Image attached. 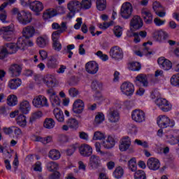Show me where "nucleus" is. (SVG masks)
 <instances>
[{
    "mask_svg": "<svg viewBox=\"0 0 179 179\" xmlns=\"http://www.w3.org/2000/svg\"><path fill=\"white\" fill-rule=\"evenodd\" d=\"M3 47L8 54H16L17 50H24L26 48V42L23 38H19L17 43H8Z\"/></svg>",
    "mask_w": 179,
    "mask_h": 179,
    "instance_id": "f257e3e1",
    "label": "nucleus"
},
{
    "mask_svg": "<svg viewBox=\"0 0 179 179\" xmlns=\"http://www.w3.org/2000/svg\"><path fill=\"white\" fill-rule=\"evenodd\" d=\"M35 80L38 83L41 80H43V83H45L47 87H49V89H52V87H55V85H57V79H55V77L54 76L50 74H48L43 78L39 76H36L35 77Z\"/></svg>",
    "mask_w": 179,
    "mask_h": 179,
    "instance_id": "f03ea898",
    "label": "nucleus"
},
{
    "mask_svg": "<svg viewBox=\"0 0 179 179\" xmlns=\"http://www.w3.org/2000/svg\"><path fill=\"white\" fill-rule=\"evenodd\" d=\"M67 9H69V13L67 14V17L72 19L76 12L81 10L80 8V1L77 0L70 1L67 3Z\"/></svg>",
    "mask_w": 179,
    "mask_h": 179,
    "instance_id": "7ed1b4c3",
    "label": "nucleus"
},
{
    "mask_svg": "<svg viewBox=\"0 0 179 179\" xmlns=\"http://www.w3.org/2000/svg\"><path fill=\"white\" fill-rule=\"evenodd\" d=\"M15 29L13 28V25H9L7 27H3L0 29V34L3 35V38L6 41H12V38H13Z\"/></svg>",
    "mask_w": 179,
    "mask_h": 179,
    "instance_id": "20e7f679",
    "label": "nucleus"
},
{
    "mask_svg": "<svg viewBox=\"0 0 179 179\" xmlns=\"http://www.w3.org/2000/svg\"><path fill=\"white\" fill-rule=\"evenodd\" d=\"M133 10L132 4L129 2H125L122 5L120 8V15L123 19H129Z\"/></svg>",
    "mask_w": 179,
    "mask_h": 179,
    "instance_id": "39448f33",
    "label": "nucleus"
},
{
    "mask_svg": "<svg viewBox=\"0 0 179 179\" xmlns=\"http://www.w3.org/2000/svg\"><path fill=\"white\" fill-rule=\"evenodd\" d=\"M157 124L159 128H169V127H174V121H171L169 117L166 115H159L157 118Z\"/></svg>",
    "mask_w": 179,
    "mask_h": 179,
    "instance_id": "423d86ee",
    "label": "nucleus"
},
{
    "mask_svg": "<svg viewBox=\"0 0 179 179\" xmlns=\"http://www.w3.org/2000/svg\"><path fill=\"white\" fill-rule=\"evenodd\" d=\"M131 118L133 121H135V122L141 124L146 121V115L145 114V112H143V110L136 109L131 113Z\"/></svg>",
    "mask_w": 179,
    "mask_h": 179,
    "instance_id": "0eeeda50",
    "label": "nucleus"
},
{
    "mask_svg": "<svg viewBox=\"0 0 179 179\" xmlns=\"http://www.w3.org/2000/svg\"><path fill=\"white\" fill-rule=\"evenodd\" d=\"M64 12H65L64 11V7H58L57 9L49 8L43 13V17L45 20H48V19L57 16L58 13H64Z\"/></svg>",
    "mask_w": 179,
    "mask_h": 179,
    "instance_id": "6e6552de",
    "label": "nucleus"
},
{
    "mask_svg": "<svg viewBox=\"0 0 179 179\" xmlns=\"http://www.w3.org/2000/svg\"><path fill=\"white\" fill-rule=\"evenodd\" d=\"M32 104L36 108H41L42 107H48V101L47 98L43 95H38L34 98Z\"/></svg>",
    "mask_w": 179,
    "mask_h": 179,
    "instance_id": "1a4fd4ad",
    "label": "nucleus"
},
{
    "mask_svg": "<svg viewBox=\"0 0 179 179\" xmlns=\"http://www.w3.org/2000/svg\"><path fill=\"white\" fill-rule=\"evenodd\" d=\"M143 26V20L139 15H135L132 17L130 22L131 31L134 32L136 30H139Z\"/></svg>",
    "mask_w": 179,
    "mask_h": 179,
    "instance_id": "9d476101",
    "label": "nucleus"
},
{
    "mask_svg": "<svg viewBox=\"0 0 179 179\" xmlns=\"http://www.w3.org/2000/svg\"><path fill=\"white\" fill-rule=\"evenodd\" d=\"M17 19L21 24L26 26L29 23H31L32 17L31 13L30 12H26L24 10L21 11V14L19 15V17H17Z\"/></svg>",
    "mask_w": 179,
    "mask_h": 179,
    "instance_id": "9b49d317",
    "label": "nucleus"
},
{
    "mask_svg": "<svg viewBox=\"0 0 179 179\" xmlns=\"http://www.w3.org/2000/svg\"><path fill=\"white\" fill-rule=\"evenodd\" d=\"M155 104L158 106V107L164 111V113H167L171 110V104L169 103L166 99L159 98L155 100Z\"/></svg>",
    "mask_w": 179,
    "mask_h": 179,
    "instance_id": "f8f14e48",
    "label": "nucleus"
},
{
    "mask_svg": "<svg viewBox=\"0 0 179 179\" xmlns=\"http://www.w3.org/2000/svg\"><path fill=\"white\" fill-rule=\"evenodd\" d=\"M79 153L83 157H90L93 155V148L88 144L78 145Z\"/></svg>",
    "mask_w": 179,
    "mask_h": 179,
    "instance_id": "ddd939ff",
    "label": "nucleus"
},
{
    "mask_svg": "<svg viewBox=\"0 0 179 179\" xmlns=\"http://www.w3.org/2000/svg\"><path fill=\"white\" fill-rule=\"evenodd\" d=\"M16 2V0H8V2H4L0 6V20L5 23L6 22V17L8 15H6V11H5V8L8 6V5H13Z\"/></svg>",
    "mask_w": 179,
    "mask_h": 179,
    "instance_id": "4468645a",
    "label": "nucleus"
},
{
    "mask_svg": "<svg viewBox=\"0 0 179 179\" xmlns=\"http://www.w3.org/2000/svg\"><path fill=\"white\" fill-rule=\"evenodd\" d=\"M120 89L126 96H131V94H134V92H135V87L134 85L129 82H124L122 84Z\"/></svg>",
    "mask_w": 179,
    "mask_h": 179,
    "instance_id": "2eb2a0df",
    "label": "nucleus"
},
{
    "mask_svg": "<svg viewBox=\"0 0 179 179\" xmlns=\"http://www.w3.org/2000/svg\"><path fill=\"white\" fill-rule=\"evenodd\" d=\"M85 71L87 73L95 75L99 71V64L94 61L88 62L85 64Z\"/></svg>",
    "mask_w": 179,
    "mask_h": 179,
    "instance_id": "dca6fc26",
    "label": "nucleus"
},
{
    "mask_svg": "<svg viewBox=\"0 0 179 179\" xmlns=\"http://www.w3.org/2000/svg\"><path fill=\"white\" fill-rule=\"evenodd\" d=\"M110 56L114 59H122L124 58L122 49L118 46H114L110 50Z\"/></svg>",
    "mask_w": 179,
    "mask_h": 179,
    "instance_id": "f3484780",
    "label": "nucleus"
},
{
    "mask_svg": "<svg viewBox=\"0 0 179 179\" xmlns=\"http://www.w3.org/2000/svg\"><path fill=\"white\" fill-rule=\"evenodd\" d=\"M85 110V103L81 99H77L73 104V112L75 114H82Z\"/></svg>",
    "mask_w": 179,
    "mask_h": 179,
    "instance_id": "a211bd4d",
    "label": "nucleus"
},
{
    "mask_svg": "<svg viewBox=\"0 0 179 179\" xmlns=\"http://www.w3.org/2000/svg\"><path fill=\"white\" fill-rule=\"evenodd\" d=\"M29 5L31 10H33L35 13H40L44 9V5L38 1H31Z\"/></svg>",
    "mask_w": 179,
    "mask_h": 179,
    "instance_id": "6ab92c4d",
    "label": "nucleus"
},
{
    "mask_svg": "<svg viewBox=\"0 0 179 179\" xmlns=\"http://www.w3.org/2000/svg\"><path fill=\"white\" fill-rule=\"evenodd\" d=\"M147 166L150 170H159L160 169V161L155 157H150L147 162Z\"/></svg>",
    "mask_w": 179,
    "mask_h": 179,
    "instance_id": "aec40b11",
    "label": "nucleus"
},
{
    "mask_svg": "<svg viewBox=\"0 0 179 179\" xmlns=\"http://www.w3.org/2000/svg\"><path fill=\"white\" fill-rule=\"evenodd\" d=\"M90 161H89V166L93 169V170H96L97 169H99V166H100V164H101V160H100V157L93 155L90 156Z\"/></svg>",
    "mask_w": 179,
    "mask_h": 179,
    "instance_id": "412c9836",
    "label": "nucleus"
},
{
    "mask_svg": "<svg viewBox=\"0 0 179 179\" xmlns=\"http://www.w3.org/2000/svg\"><path fill=\"white\" fill-rule=\"evenodd\" d=\"M159 65L164 69V71H170L173 68V64L170 60L165 59L164 57H159L157 60Z\"/></svg>",
    "mask_w": 179,
    "mask_h": 179,
    "instance_id": "4be33fe9",
    "label": "nucleus"
},
{
    "mask_svg": "<svg viewBox=\"0 0 179 179\" xmlns=\"http://www.w3.org/2000/svg\"><path fill=\"white\" fill-rule=\"evenodd\" d=\"M131 146V138L129 136L124 137L120 141L119 149L121 152H127Z\"/></svg>",
    "mask_w": 179,
    "mask_h": 179,
    "instance_id": "5701e85b",
    "label": "nucleus"
},
{
    "mask_svg": "<svg viewBox=\"0 0 179 179\" xmlns=\"http://www.w3.org/2000/svg\"><path fill=\"white\" fill-rule=\"evenodd\" d=\"M22 69V66L19 64H13L9 67V73H10L13 78H16L20 76Z\"/></svg>",
    "mask_w": 179,
    "mask_h": 179,
    "instance_id": "b1692460",
    "label": "nucleus"
},
{
    "mask_svg": "<svg viewBox=\"0 0 179 179\" xmlns=\"http://www.w3.org/2000/svg\"><path fill=\"white\" fill-rule=\"evenodd\" d=\"M108 120L110 122H118L120 121V113L114 108L109 109Z\"/></svg>",
    "mask_w": 179,
    "mask_h": 179,
    "instance_id": "393cba45",
    "label": "nucleus"
},
{
    "mask_svg": "<svg viewBox=\"0 0 179 179\" xmlns=\"http://www.w3.org/2000/svg\"><path fill=\"white\" fill-rule=\"evenodd\" d=\"M20 113L22 114H29L30 110H31V106H30V102L27 100L22 101L20 103Z\"/></svg>",
    "mask_w": 179,
    "mask_h": 179,
    "instance_id": "a878e982",
    "label": "nucleus"
},
{
    "mask_svg": "<svg viewBox=\"0 0 179 179\" xmlns=\"http://www.w3.org/2000/svg\"><path fill=\"white\" fill-rule=\"evenodd\" d=\"M35 34L36 29L33 26H27L22 29V36L25 37V38H31Z\"/></svg>",
    "mask_w": 179,
    "mask_h": 179,
    "instance_id": "bb28decb",
    "label": "nucleus"
},
{
    "mask_svg": "<svg viewBox=\"0 0 179 179\" xmlns=\"http://www.w3.org/2000/svg\"><path fill=\"white\" fill-rule=\"evenodd\" d=\"M59 36L60 35H57L55 34H52V40L53 41V49L55 51L59 52L61 50H62V45L59 42Z\"/></svg>",
    "mask_w": 179,
    "mask_h": 179,
    "instance_id": "cd10ccee",
    "label": "nucleus"
},
{
    "mask_svg": "<svg viewBox=\"0 0 179 179\" xmlns=\"http://www.w3.org/2000/svg\"><path fill=\"white\" fill-rule=\"evenodd\" d=\"M102 145L105 149H113L115 146V138L113 136H108L107 139L103 141Z\"/></svg>",
    "mask_w": 179,
    "mask_h": 179,
    "instance_id": "c85d7f7f",
    "label": "nucleus"
},
{
    "mask_svg": "<svg viewBox=\"0 0 179 179\" xmlns=\"http://www.w3.org/2000/svg\"><path fill=\"white\" fill-rule=\"evenodd\" d=\"M141 13L145 22L147 24H152V22H153V15H152V13L146 9H143L141 10Z\"/></svg>",
    "mask_w": 179,
    "mask_h": 179,
    "instance_id": "c756f323",
    "label": "nucleus"
},
{
    "mask_svg": "<svg viewBox=\"0 0 179 179\" xmlns=\"http://www.w3.org/2000/svg\"><path fill=\"white\" fill-rule=\"evenodd\" d=\"M136 85L139 86V85H142L145 87H148V78L146 76L143 74H140L136 78Z\"/></svg>",
    "mask_w": 179,
    "mask_h": 179,
    "instance_id": "7c9ffc66",
    "label": "nucleus"
},
{
    "mask_svg": "<svg viewBox=\"0 0 179 179\" xmlns=\"http://www.w3.org/2000/svg\"><path fill=\"white\" fill-rule=\"evenodd\" d=\"M54 115L58 121V122H64L65 121V116L64 115V112L61 109L56 108L53 110Z\"/></svg>",
    "mask_w": 179,
    "mask_h": 179,
    "instance_id": "2f4dec72",
    "label": "nucleus"
},
{
    "mask_svg": "<svg viewBox=\"0 0 179 179\" xmlns=\"http://www.w3.org/2000/svg\"><path fill=\"white\" fill-rule=\"evenodd\" d=\"M154 38L156 41H162L169 38V34L164 31H159L154 34Z\"/></svg>",
    "mask_w": 179,
    "mask_h": 179,
    "instance_id": "473e14b6",
    "label": "nucleus"
},
{
    "mask_svg": "<svg viewBox=\"0 0 179 179\" xmlns=\"http://www.w3.org/2000/svg\"><path fill=\"white\" fill-rule=\"evenodd\" d=\"M22 85V80L20 78H13L8 82V87L12 90H15Z\"/></svg>",
    "mask_w": 179,
    "mask_h": 179,
    "instance_id": "72a5a7b5",
    "label": "nucleus"
},
{
    "mask_svg": "<svg viewBox=\"0 0 179 179\" xmlns=\"http://www.w3.org/2000/svg\"><path fill=\"white\" fill-rule=\"evenodd\" d=\"M48 68L52 69L58 66V59L55 56H50L48 59L47 63Z\"/></svg>",
    "mask_w": 179,
    "mask_h": 179,
    "instance_id": "f704fd0d",
    "label": "nucleus"
},
{
    "mask_svg": "<svg viewBox=\"0 0 179 179\" xmlns=\"http://www.w3.org/2000/svg\"><path fill=\"white\" fill-rule=\"evenodd\" d=\"M36 44L40 48H45L48 45V38L47 37H38L36 38Z\"/></svg>",
    "mask_w": 179,
    "mask_h": 179,
    "instance_id": "c9c22d12",
    "label": "nucleus"
},
{
    "mask_svg": "<svg viewBox=\"0 0 179 179\" xmlns=\"http://www.w3.org/2000/svg\"><path fill=\"white\" fill-rule=\"evenodd\" d=\"M48 157L52 160H58L61 157V152L56 149L51 150L49 152Z\"/></svg>",
    "mask_w": 179,
    "mask_h": 179,
    "instance_id": "e433bc0d",
    "label": "nucleus"
},
{
    "mask_svg": "<svg viewBox=\"0 0 179 179\" xmlns=\"http://www.w3.org/2000/svg\"><path fill=\"white\" fill-rule=\"evenodd\" d=\"M43 127L46 129H52L55 127V121L52 118H46L43 122Z\"/></svg>",
    "mask_w": 179,
    "mask_h": 179,
    "instance_id": "4c0bfd02",
    "label": "nucleus"
},
{
    "mask_svg": "<svg viewBox=\"0 0 179 179\" xmlns=\"http://www.w3.org/2000/svg\"><path fill=\"white\" fill-rule=\"evenodd\" d=\"M96 5L98 10L101 12L106 10L107 8V0H96Z\"/></svg>",
    "mask_w": 179,
    "mask_h": 179,
    "instance_id": "58836bf2",
    "label": "nucleus"
},
{
    "mask_svg": "<svg viewBox=\"0 0 179 179\" xmlns=\"http://www.w3.org/2000/svg\"><path fill=\"white\" fill-rule=\"evenodd\" d=\"M17 124L22 128H24L27 125V120H26V116L23 114L20 115L17 117Z\"/></svg>",
    "mask_w": 179,
    "mask_h": 179,
    "instance_id": "ea45409f",
    "label": "nucleus"
},
{
    "mask_svg": "<svg viewBox=\"0 0 179 179\" xmlns=\"http://www.w3.org/2000/svg\"><path fill=\"white\" fill-rule=\"evenodd\" d=\"M66 124L69 128L76 129L79 126V122L75 118H70L66 121Z\"/></svg>",
    "mask_w": 179,
    "mask_h": 179,
    "instance_id": "a19ab883",
    "label": "nucleus"
},
{
    "mask_svg": "<svg viewBox=\"0 0 179 179\" xmlns=\"http://www.w3.org/2000/svg\"><path fill=\"white\" fill-rule=\"evenodd\" d=\"M124 176V169L121 166H117L115 168V171H113V176L115 178L119 179L122 178Z\"/></svg>",
    "mask_w": 179,
    "mask_h": 179,
    "instance_id": "79ce46f5",
    "label": "nucleus"
},
{
    "mask_svg": "<svg viewBox=\"0 0 179 179\" xmlns=\"http://www.w3.org/2000/svg\"><path fill=\"white\" fill-rule=\"evenodd\" d=\"M92 8V0H82L80 2V8L83 10H87Z\"/></svg>",
    "mask_w": 179,
    "mask_h": 179,
    "instance_id": "37998d69",
    "label": "nucleus"
},
{
    "mask_svg": "<svg viewBox=\"0 0 179 179\" xmlns=\"http://www.w3.org/2000/svg\"><path fill=\"white\" fill-rule=\"evenodd\" d=\"M7 104L8 106H16L17 104V96L15 95H10L7 99Z\"/></svg>",
    "mask_w": 179,
    "mask_h": 179,
    "instance_id": "c03bdc74",
    "label": "nucleus"
},
{
    "mask_svg": "<svg viewBox=\"0 0 179 179\" xmlns=\"http://www.w3.org/2000/svg\"><path fill=\"white\" fill-rule=\"evenodd\" d=\"M59 166L55 162H50L47 163L46 167L48 171H55V170H58Z\"/></svg>",
    "mask_w": 179,
    "mask_h": 179,
    "instance_id": "a18cd8bd",
    "label": "nucleus"
},
{
    "mask_svg": "<svg viewBox=\"0 0 179 179\" xmlns=\"http://www.w3.org/2000/svg\"><path fill=\"white\" fill-rule=\"evenodd\" d=\"M41 117H43V113L40 110L36 111L31 115L29 122H34L36 120H38V118H41Z\"/></svg>",
    "mask_w": 179,
    "mask_h": 179,
    "instance_id": "49530a36",
    "label": "nucleus"
},
{
    "mask_svg": "<svg viewBox=\"0 0 179 179\" xmlns=\"http://www.w3.org/2000/svg\"><path fill=\"white\" fill-rule=\"evenodd\" d=\"M66 29H68L66 27V22H62L60 29L54 31L52 34L57 36H61L64 31H66Z\"/></svg>",
    "mask_w": 179,
    "mask_h": 179,
    "instance_id": "de8ad7c7",
    "label": "nucleus"
},
{
    "mask_svg": "<svg viewBox=\"0 0 179 179\" xmlns=\"http://www.w3.org/2000/svg\"><path fill=\"white\" fill-rule=\"evenodd\" d=\"M50 102L52 103V107H57L61 104V101H59V97L57 95H52V97L50 98Z\"/></svg>",
    "mask_w": 179,
    "mask_h": 179,
    "instance_id": "09e8293b",
    "label": "nucleus"
},
{
    "mask_svg": "<svg viewBox=\"0 0 179 179\" xmlns=\"http://www.w3.org/2000/svg\"><path fill=\"white\" fill-rule=\"evenodd\" d=\"M78 148H79V144L78 143L71 145L70 148L66 150L67 156H72Z\"/></svg>",
    "mask_w": 179,
    "mask_h": 179,
    "instance_id": "8fccbe9b",
    "label": "nucleus"
},
{
    "mask_svg": "<svg viewBox=\"0 0 179 179\" xmlns=\"http://www.w3.org/2000/svg\"><path fill=\"white\" fill-rule=\"evenodd\" d=\"M135 179H146V173L144 171L138 170L134 173Z\"/></svg>",
    "mask_w": 179,
    "mask_h": 179,
    "instance_id": "3c124183",
    "label": "nucleus"
},
{
    "mask_svg": "<svg viewBox=\"0 0 179 179\" xmlns=\"http://www.w3.org/2000/svg\"><path fill=\"white\" fill-rule=\"evenodd\" d=\"M150 44V45H152V42H147V43H144L143 44V55H150L152 54L151 51H149V47H148V45Z\"/></svg>",
    "mask_w": 179,
    "mask_h": 179,
    "instance_id": "603ef678",
    "label": "nucleus"
},
{
    "mask_svg": "<svg viewBox=\"0 0 179 179\" xmlns=\"http://www.w3.org/2000/svg\"><path fill=\"white\" fill-rule=\"evenodd\" d=\"M129 68L130 71H141V63H139L138 62L131 63Z\"/></svg>",
    "mask_w": 179,
    "mask_h": 179,
    "instance_id": "864d4df0",
    "label": "nucleus"
},
{
    "mask_svg": "<svg viewBox=\"0 0 179 179\" xmlns=\"http://www.w3.org/2000/svg\"><path fill=\"white\" fill-rule=\"evenodd\" d=\"M171 84L173 85V86H178L179 87V73L173 75L171 78Z\"/></svg>",
    "mask_w": 179,
    "mask_h": 179,
    "instance_id": "5fc2aeb1",
    "label": "nucleus"
},
{
    "mask_svg": "<svg viewBox=\"0 0 179 179\" xmlns=\"http://www.w3.org/2000/svg\"><path fill=\"white\" fill-rule=\"evenodd\" d=\"M113 33L117 38H120L122 36V28L120 26H116L113 29Z\"/></svg>",
    "mask_w": 179,
    "mask_h": 179,
    "instance_id": "6e6d98bb",
    "label": "nucleus"
},
{
    "mask_svg": "<svg viewBox=\"0 0 179 179\" xmlns=\"http://www.w3.org/2000/svg\"><path fill=\"white\" fill-rule=\"evenodd\" d=\"M103 121H104V114L101 113H99L95 117L96 125H99V124H101Z\"/></svg>",
    "mask_w": 179,
    "mask_h": 179,
    "instance_id": "4d7b16f0",
    "label": "nucleus"
},
{
    "mask_svg": "<svg viewBox=\"0 0 179 179\" xmlns=\"http://www.w3.org/2000/svg\"><path fill=\"white\" fill-rule=\"evenodd\" d=\"M103 85L101 83L97 81V80H94L92 83L91 87L93 90H97V89H101Z\"/></svg>",
    "mask_w": 179,
    "mask_h": 179,
    "instance_id": "13d9d810",
    "label": "nucleus"
},
{
    "mask_svg": "<svg viewBox=\"0 0 179 179\" xmlns=\"http://www.w3.org/2000/svg\"><path fill=\"white\" fill-rule=\"evenodd\" d=\"M94 141H101V139H104V134L101 131H95L93 136Z\"/></svg>",
    "mask_w": 179,
    "mask_h": 179,
    "instance_id": "bf43d9fd",
    "label": "nucleus"
},
{
    "mask_svg": "<svg viewBox=\"0 0 179 179\" xmlns=\"http://www.w3.org/2000/svg\"><path fill=\"white\" fill-rule=\"evenodd\" d=\"M134 143H136V145H138V146H142V148H144L145 149L149 148V143L146 141H142L139 139H136L134 141Z\"/></svg>",
    "mask_w": 179,
    "mask_h": 179,
    "instance_id": "052dcab7",
    "label": "nucleus"
},
{
    "mask_svg": "<svg viewBox=\"0 0 179 179\" xmlns=\"http://www.w3.org/2000/svg\"><path fill=\"white\" fill-rule=\"evenodd\" d=\"M15 128V126L10 127H3V131L6 135H12L13 134V129Z\"/></svg>",
    "mask_w": 179,
    "mask_h": 179,
    "instance_id": "680f3d73",
    "label": "nucleus"
},
{
    "mask_svg": "<svg viewBox=\"0 0 179 179\" xmlns=\"http://www.w3.org/2000/svg\"><path fill=\"white\" fill-rule=\"evenodd\" d=\"M69 94L71 96V97H76L78 94H79V91L76 90V88H70L69 90Z\"/></svg>",
    "mask_w": 179,
    "mask_h": 179,
    "instance_id": "e2e57ef3",
    "label": "nucleus"
},
{
    "mask_svg": "<svg viewBox=\"0 0 179 179\" xmlns=\"http://www.w3.org/2000/svg\"><path fill=\"white\" fill-rule=\"evenodd\" d=\"M59 142L62 145H64V143H66L68 142V136H66L65 134H61L59 136Z\"/></svg>",
    "mask_w": 179,
    "mask_h": 179,
    "instance_id": "0e129e2a",
    "label": "nucleus"
},
{
    "mask_svg": "<svg viewBox=\"0 0 179 179\" xmlns=\"http://www.w3.org/2000/svg\"><path fill=\"white\" fill-rule=\"evenodd\" d=\"M8 52L6 50L5 48L2 46L0 48V59H3L8 55Z\"/></svg>",
    "mask_w": 179,
    "mask_h": 179,
    "instance_id": "69168bd1",
    "label": "nucleus"
},
{
    "mask_svg": "<svg viewBox=\"0 0 179 179\" xmlns=\"http://www.w3.org/2000/svg\"><path fill=\"white\" fill-rule=\"evenodd\" d=\"M96 55L102 59V61H108V55H103V52L101 51H98Z\"/></svg>",
    "mask_w": 179,
    "mask_h": 179,
    "instance_id": "338daca9",
    "label": "nucleus"
},
{
    "mask_svg": "<svg viewBox=\"0 0 179 179\" xmlns=\"http://www.w3.org/2000/svg\"><path fill=\"white\" fill-rule=\"evenodd\" d=\"M128 129L131 134H138V127H136L134 124H129Z\"/></svg>",
    "mask_w": 179,
    "mask_h": 179,
    "instance_id": "774afa93",
    "label": "nucleus"
}]
</instances>
